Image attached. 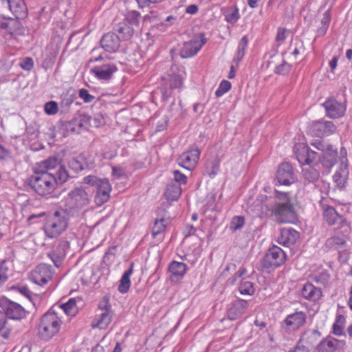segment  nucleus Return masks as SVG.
I'll list each match as a JSON object with an SVG mask.
<instances>
[{"mask_svg":"<svg viewBox=\"0 0 352 352\" xmlns=\"http://www.w3.org/2000/svg\"><path fill=\"white\" fill-rule=\"evenodd\" d=\"M11 333V328L8 325L4 314L0 310V336L8 339Z\"/></svg>","mask_w":352,"mask_h":352,"instance_id":"obj_43","label":"nucleus"},{"mask_svg":"<svg viewBox=\"0 0 352 352\" xmlns=\"http://www.w3.org/2000/svg\"><path fill=\"white\" fill-rule=\"evenodd\" d=\"M289 31L285 28H278L277 30V34L276 36V41L277 42L283 43L288 36Z\"/></svg>","mask_w":352,"mask_h":352,"instance_id":"obj_59","label":"nucleus"},{"mask_svg":"<svg viewBox=\"0 0 352 352\" xmlns=\"http://www.w3.org/2000/svg\"><path fill=\"white\" fill-rule=\"evenodd\" d=\"M307 320L306 312L296 310L295 312L288 314L280 322V329L287 334H293L306 324Z\"/></svg>","mask_w":352,"mask_h":352,"instance_id":"obj_8","label":"nucleus"},{"mask_svg":"<svg viewBox=\"0 0 352 352\" xmlns=\"http://www.w3.org/2000/svg\"><path fill=\"white\" fill-rule=\"evenodd\" d=\"M276 179L279 185L289 186L294 183L296 177L292 166L288 162L280 164L276 172Z\"/></svg>","mask_w":352,"mask_h":352,"instance_id":"obj_16","label":"nucleus"},{"mask_svg":"<svg viewBox=\"0 0 352 352\" xmlns=\"http://www.w3.org/2000/svg\"><path fill=\"white\" fill-rule=\"evenodd\" d=\"M45 170L41 172L52 173L58 179L60 184L66 182L69 178V173L65 167L60 164V160L58 157H50L43 162Z\"/></svg>","mask_w":352,"mask_h":352,"instance_id":"obj_9","label":"nucleus"},{"mask_svg":"<svg viewBox=\"0 0 352 352\" xmlns=\"http://www.w3.org/2000/svg\"><path fill=\"white\" fill-rule=\"evenodd\" d=\"M302 175L304 179L308 183H314L318 180L320 177L319 170L311 165L302 168Z\"/></svg>","mask_w":352,"mask_h":352,"instance_id":"obj_37","label":"nucleus"},{"mask_svg":"<svg viewBox=\"0 0 352 352\" xmlns=\"http://www.w3.org/2000/svg\"><path fill=\"white\" fill-rule=\"evenodd\" d=\"M69 248V243L67 241L60 240L58 243L54 246L52 252L48 253V256L51 258L56 267H58L62 265Z\"/></svg>","mask_w":352,"mask_h":352,"instance_id":"obj_21","label":"nucleus"},{"mask_svg":"<svg viewBox=\"0 0 352 352\" xmlns=\"http://www.w3.org/2000/svg\"><path fill=\"white\" fill-rule=\"evenodd\" d=\"M0 307L7 320L21 321L29 314V311L20 304L5 297L0 298Z\"/></svg>","mask_w":352,"mask_h":352,"instance_id":"obj_7","label":"nucleus"},{"mask_svg":"<svg viewBox=\"0 0 352 352\" xmlns=\"http://www.w3.org/2000/svg\"><path fill=\"white\" fill-rule=\"evenodd\" d=\"M113 32L119 34L120 38L124 41L129 40L134 34V29L133 27L128 25L126 21H121L113 25Z\"/></svg>","mask_w":352,"mask_h":352,"instance_id":"obj_31","label":"nucleus"},{"mask_svg":"<svg viewBox=\"0 0 352 352\" xmlns=\"http://www.w3.org/2000/svg\"><path fill=\"white\" fill-rule=\"evenodd\" d=\"M67 162L69 168L76 173L89 167L87 159L82 154H78L69 157Z\"/></svg>","mask_w":352,"mask_h":352,"instance_id":"obj_30","label":"nucleus"},{"mask_svg":"<svg viewBox=\"0 0 352 352\" xmlns=\"http://www.w3.org/2000/svg\"><path fill=\"white\" fill-rule=\"evenodd\" d=\"M306 340L308 343L314 345L316 343L317 340L321 336L320 332L318 329L309 330L305 333Z\"/></svg>","mask_w":352,"mask_h":352,"instance_id":"obj_50","label":"nucleus"},{"mask_svg":"<svg viewBox=\"0 0 352 352\" xmlns=\"http://www.w3.org/2000/svg\"><path fill=\"white\" fill-rule=\"evenodd\" d=\"M299 237V233L293 228H282L278 236L277 242L284 246L294 245Z\"/></svg>","mask_w":352,"mask_h":352,"instance_id":"obj_25","label":"nucleus"},{"mask_svg":"<svg viewBox=\"0 0 352 352\" xmlns=\"http://www.w3.org/2000/svg\"><path fill=\"white\" fill-rule=\"evenodd\" d=\"M325 109L326 116L331 119H338L344 116L346 104L338 102L333 97L327 98L322 104Z\"/></svg>","mask_w":352,"mask_h":352,"instance_id":"obj_14","label":"nucleus"},{"mask_svg":"<svg viewBox=\"0 0 352 352\" xmlns=\"http://www.w3.org/2000/svg\"><path fill=\"white\" fill-rule=\"evenodd\" d=\"M200 154V150L195 146L184 152L177 160L178 164L186 169L192 170L196 166L199 160Z\"/></svg>","mask_w":352,"mask_h":352,"instance_id":"obj_20","label":"nucleus"},{"mask_svg":"<svg viewBox=\"0 0 352 352\" xmlns=\"http://www.w3.org/2000/svg\"><path fill=\"white\" fill-rule=\"evenodd\" d=\"M61 320L57 314L51 308L41 318L38 333L43 340H48L56 335L60 330Z\"/></svg>","mask_w":352,"mask_h":352,"instance_id":"obj_4","label":"nucleus"},{"mask_svg":"<svg viewBox=\"0 0 352 352\" xmlns=\"http://www.w3.org/2000/svg\"><path fill=\"white\" fill-rule=\"evenodd\" d=\"M83 182L96 188L94 197L96 205L101 206L109 200L111 186L108 179H100L94 175H88L84 177Z\"/></svg>","mask_w":352,"mask_h":352,"instance_id":"obj_6","label":"nucleus"},{"mask_svg":"<svg viewBox=\"0 0 352 352\" xmlns=\"http://www.w3.org/2000/svg\"><path fill=\"white\" fill-rule=\"evenodd\" d=\"M101 47L109 53L116 52L120 46V36L113 32H109L104 34L100 41Z\"/></svg>","mask_w":352,"mask_h":352,"instance_id":"obj_22","label":"nucleus"},{"mask_svg":"<svg viewBox=\"0 0 352 352\" xmlns=\"http://www.w3.org/2000/svg\"><path fill=\"white\" fill-rule=\"evenodd\" d=\"M338 152L334 149L333 146L330 147L322 154V159L321 163L323 166L327 168H331L337 162Z\"/></svg>","mask_w":352,"mask_h":352,"instance_id":"obj_33","label":"nucleus"},{"mask_svg":"<svg viewBox=\"0 0 352 352\" xmlns=\"http://www.w3.org/2000/svg\"><path fill=\"white\" fill-rule=\"evenodd\" d=\"M302 297L312 302L318 301L322 296V292L320 288L316 287L311 283H307L304 285L301 289Z\"/></svg>","mask_w":352,"mask_h":352,"instance_id":"obj_27","label":"nucleus"},{"mask_svg":"<svg viewBox=\"0 0 352 352\" xmlns=\"http://www.w3.org/2000/svg\"><path fill=\"white\" fill-rule=\"evenodd\" d=\"M82 114L79 115L78 117L74 118L71 121L67 122L65 124V129L67 132L80 133V129H85V123L82 120Z\"/></svg>","mask_w":352,"mask_h":352,"instance_id":"obj_34","label":"nucleus"},{"mask_svg":"<svg viewBox=\"0 0 352 352\" xmlns=\"http://www.w3.org/2000/svg\"><path fill=\"white\" fill-rule=\"evenodd\" d=\"M89 197L85 189L76 188L71 190L65 199L64 210L70 216L78 214L79 211L89 204Z\"/></svg>","mask_w":352,"mask_h":352,"instance_id":"obj_5","label":"nucleus"},{"mask_svg":"<svg viewBox=\"0 0 352 352\" xmlns=\"http://www.w3.org/2000/svg\"><path fill=\"white\" fill-rule=\"evenodd\" d=\"M291 69L292 65L283 60L281 64L276 67L274 73L278 75L285 76L288 74Z\"/></svg>","mask_w":352,"mask_h":352,"instance_id":"obj_52","label":"nucleus"},{"mask_svg":"<svg viewBox=\"0 0 352 352\" xmlns=\"http://www.w3.org/2000/svg\"><path fill=\"white\" fill-rule=\"evenodd\" d=\"M288 352H309V349L302 344L300 342H298L296 346Z\"/></svg>","mask_w":352,"mask_h":352,"instance_id":"obj_64","label":"nucleus"},{"mask_svg":"<svg viewBox=\"0 0 352 352\" xmlns=\"http://www.w3.org/2000/svg\"><path fill=\"white\" fill-rule=\"evenodd\" d=\"M52 266L45 263L38 265L31 274V279L38 285H45L52 278Z\"/></svg>","mask_w":352,"mask_h":352,"instance_id":"obj_19","label":"nucleus"},{"mask_svg":"<svg viewBox=\"0 0 352 352\" xmlns=\"http://www.w3.org/2000/svg\"><path fill=\"white\" fill-rule=\"evenodd\" d=\"M311 145L318 151H320L322 154H323L331 144L321 140H316L311 143Z\"/></svg>","mask_w":352,"mask_h":352,"instance_id":"obj_57","label":"nucleus"},{"mask_svg":"<svg viewBox=\"0 0 352 352\" xmlns=\"http://www.w3.org/2000/svg\"><path fill=\"white\" fill-rule=\"evenodd\" d=\"M305 148H307V146L299 145V147L294 148V151L298 162L301 165L307 166V152L305 151Z\"/></svg>","mask_w":352,"mask_h":352,"instance_id":"obj_44","label":"nucleus"},{"mask_svg":"<svg viewBox=\"0 0 352 352\" xmlns=\"http://www.w3.org/2000/svg\"><path fill=\"white\" fill-rule=\"evenodd\" d=\"M346 342L344 340H338L332 336L323 338L317 345L318 352H335L343 349Z\"/></svg>","mask_w":352,"mask_h":352,"instance_id":"obj_23","label":"nucleus"},{"mask_svg":"<svg viewBox=\"0 0 352 352\" xmlns=\"http://www.w3.org/2000/svg\"><path fill=\"white\" fill-rule=\"evenodd\" d=\"M78 96L79 98L86 103H90L95 100V96L89 94L86 89H80L78 92Z\"/></svg>","mask_w":352,"mask_h":352,"instance_id":"obj_58","label":"nucleus"},{"mask_svg":"<svg viewBox=\"0 0 352 352\" xmlns=\"http://www.w3.org/2000/svg\"><path fill=\"white\" fill-rule=\"evenodd\" d=\"M44 110L47 115H55L58 111V103L53 100L47 102L45 104Z\"/></svg>","mask_w":352,"mask_h":352,"instance_id":"obj_56","label":"nucleus"},{"mask_svg":"<svg viewBox=\"0 0 352 352\" xmlns=\"http://www.w3.org/2000/svg\"><path fill=\"white\" fill-rule=\"evenodd\" d=\"M55 57L54 56H49L45 58L42 63V67L45 70L49 68H52L54 64Z\"/></svg>","mask_w":352,"mask_h":352,"instance_id":"obj_62","label":"nucleus"},{"mask_svg":"<svg viewBox=\"0 0 352 352\" xmlns=\"http://www.w3.org/2000/svg\"><path fill=\"white\" fill-rule=\"evenodd\" d=\"M245 219L242 216H234L230 223V228L232 231H236L243 227Z\"/></svg>","mask_w":352,"mask_h":352,"instance_id":"obj_51","label":"nucleus"},{"mask_svg":"<svg viewBox=\"0 0 352 352\" xmlns=\"http://www.w3.org/2000/svg\"><path fill=\"white\" fill-rule=\"evenodd\" d=\"M166 219L164 218L160 220H155L152 230V234L154 237H156L158 234L164 231L166 226Z\"/></svg>","mask_w":352,"mask_h":352,"instance_id":"obj_48","label":"nucleus"},{"mask_svg":"<svg viewBox=\"0 0 352 352\" xmlns=\"http://www.w3.org/2000/svg\"><path fill=\"white\" fill-rule=\"evenodd\" d=\"M58 308L70 316H74L78 312L76 301L74 298H70L67 302L59 305Z\"/></svg>","mask_w":352,"mask_h":352,"instance_id":"obj_39","label":"nucleus"},{"mask_svg":"<svg viewBox=\"0 0 352 352\" xmlns=\"http://www.w3.org/2000/svg\"><path fill=\"white\" fill-rule=\"evenodd\" d=\"M346 319L344 316L338 314L336 316V322L333 325V333L338 336L344 335V327Z\"/></svg>","mask_w":352,"mask_h":352,"instance_id":"obj_40","label":"nucleus"},{"mask_svg":"<svg viewBox=\"0 0 352 352\" xmlns=\"http://www.w3.org/2000/svg\"><path fill=\"white\" fill-rule=\"evenodd\" d=\"M34 60L31 57H23L20 59L19 62V66L21 68H22L23 70L30 72L32 69L34 67Z\"/></svg>","mask_w":352,"mask_h":352,"instance_id":"obj_54","label":"nucleus"},{"mask_svg":"<svg viewBox=\"0 0 352 352\" xmlns=\"http://www.w3.org/2000/svg\"><path fill=\"white\" fill-rule=\"evenodd\" d=\"M161 92L164 100L168 99L172 95V91L180 88L182 85V78L179 75L169 74L162 78Z\"/></svg>","mask_w":352,"mask_h":352,"instance_id":"obj_18","label":"nucleus"},{"mask_svg":"<svg viewBox=\"0 0 352 352\" xmlns=\"http://www.w3.org/2000/svg\"><path fill=\"white\" fill-rule=\"evenodd\" d=\"M219 170V161L214 160L211 162V170L208 173L210 177L215 176Z\"/></svg>","mask_w":352,"mask_h":352,"instance_id":"obj_63","label":"nucleus"},{"mask_svg":"<svg viewBox=\"0 0 352 352\" xmlns=\"http://www.w3.org/2000/svg\"><path fill=\"white\" fill-rule=\"evenodd\" d=\"M173 175L175 179L174 183L177 184L179 186L181 184H186L187 183V177L184 174L182 173L180 171L175 170L173 172Z\"/></svg>","mask_w":352,"mask_h":352,"instance_id":"obj_60","label":"nucleus"},{"mask_svg":"<svg viewBox=\"0 0 352 352\" xmlns=\"http://www.w3.org/2000/svg\"><path fill=\"white\" fill-rule=\"evenodd\" d=\"M82 119L85 123V129L89 127L98 128L104 122V118L101 113H96L93 116L82 114Z\"/></svg>","mask_w":352,"mask_h":352,"instance_id":"obj_36","label":"nucleus"},{"mask_svg":"<svg viewBox=\"0 0 352 352\" xmlns=\"http://www.w3.org/2000/svg\"><path fill=\"white\" fill-rule=\"evenodd\" d=\"M207 42L204 34H199V37L185 42L179 50L182 58H188L195 56Z\"/></svg>","mask_w":352,"mask_h":352,"instance_id":"obj_12","label":"nucleus"},{"mask_svg":"<svg viewBox=\"0 0 352 352\" xmlns=\"http://www.w3.org/2000/svg\"><path fill=\"white\" fill-rule=\"evenodd\" d=\"M133 263L131 264L129 269L124 272L122 274L121 279L120 280V284L118 285V291L121 294H126L131 286V280L130 276L133 273Z\"/></svg>","mask_w":352,"mask_h":352,"instance_id":"obj_35","label":"nucleus"},{"mask_svg":"<svg viewBox=\"0 0 352 352\" xmlns=\"http://www.w3.org/2000/svg\"><path fill=\"white\" fill-rule=\"evenodd\" d=\"M58 179L52 176V173L36 172L29 179L28 185L34 191L40 196L52 197H57L54 194L58 185H62Z\"/></svg>","mask_w":352,"mask_h":352,"instance_id":"obj_2","label":"nucleus"},{"mask_svg":"<svg viewBox=\"0 0 352 352\" xmlns=\"http://www.w3.org/2000/svg\"><path fill=\"white\" fill-rule=\"evenodd\" d=\"M9 290L19 293L23 296L28 298L30 301H32L33 293L29 289V288L26 285L21 284L12 285L9 287Z\"/></svg>","mask_w":352,"mask_h":352,"instance_id":"obj_42","label":"nucleus"},{"mask_svg":"<svg viewBox=\"0 0 352 352\" xmlns=\"http://www.w3.org/2000/svg\"><path fill=\"white\" fill-rule=\"evenodd\" d=\"M230 89L231 83L226 80H223L221 82L218 89L215 91V96L217 97H221L224 94L228 92Z\"/></svg>","mask_w":352,"mask_h":352,"instance_id":"obj_55","label":"nucleus"},{"mask_svg":"<svg viewBox=\"0 0 352 352\" xmlns=\"http://www.w3.org/2000/svg\"><path fill=\"white\" fill-rule=\"evenodd\" d=\"M240 14L239 8L236 6L230 8L228 12L225 14L226 21L231 24H234L239 19Z\"/></svg>","mask_w":352,"mask_h":352,"instance_id":"obj_45","label":"nucleus"},{"mask_svg":"<svg viewBox=\"0 0 352 352\" xmlns=\"http://www.w3.org/2000/svg\"><path fill=\"white\" fill-rule=\"evenodd\" d=\"M323 218L326 223L330 226H337L339 228L349 226L346 219L338 213L336 210L330 206H323Z\"/></svg>","mask_w":352,"mask_h":352,"instance_id":"obj_15","label":"nucleus"},{"mask_svg":"<svg viewBox=\"0 0 352 352\" xmlns=\"http://www.w3.org/2000/svg\"><path fill=\"white\" fill-rule=\"evenodd\" d=\"M181 194L182 188L179 184L172 182L167 186L165 192L167 199L176 201L179 198Z\"/></svg>","mask_w":352,"mask_h":352,"instance_id":"obj_38","label":"nucleus"},{"mask_svg":"<svg viewBox=\"0 0 352 352\" xmlns=\"http://www.w3.org/2000/svg\"><path fill=\"white\" fill-rule=\"evenodd\" d=\"M305 151L307 152V165L317 164L318 162L320 160V154L309 147L305 148Z\"/></svg>","mask_w":352,"mask_h":352,"instance_id":"obj_49","label":"nucleus"},{"mask_svg":"<svg viewBox=\"0 0 352 352\" xmlns=\"http://www.w3.org/2000/svg\"><path fill=\"white\" fill-rule=\"evenodd\" d=\"M249 307V301L243 299H237L232 302L227 311L228 318L235 320L240 318Z\"/></svg>","mask_w":352,"mask_h":352,"instance_id":"obj_24","label":"nucleus"},{"mask_svg":"<svg viewBox=\"0 0 352 352\" xmlns=\"http://www.w3.org/2000/svg\"><path fill=\"white\" fill-rule=\"evenodd\" d=\"M140 17V14L138 11L131 10L126 13L123 21L127 22L128 25L133 28L139 27Z\"/></svg>","mask_w":352,"mask_h":352,"instance_id":"obj_41","label":"nucleus"},{"mask_svg":"<svg viewBox=\"0 0 352 352\" xmlns=\"http://www.w3.org/2000/svg\"><path fill=\"white\" fill-rule=\"evenodd\" d=\"M309 130L312 135L322 137L333 134L336 126L331 121L320 120L312 122Z\"/></svg>","mask_w":352,"mask_h":352,"instance_id":"obj_17","label":"nucleus"},{"mask_svg":"<svg viewBox=\"0 0 352 352\" xmlns=\"http://www.w3.org/2000/svg\"><path fill=\"white\" fill-rule=\"evenodd\" d=\"M285 260L286 255L283 250L276 245H273L268 250L263 257L262 267L267 272H270L271 269L280 266Z\"/></svg>","mask_w":352,"mask_h":352,"instance_id":"obj_10","label":"nucleus"},{"mask_svg":"<svg viewBox=\"0 0 352 352\" xmlns=\"http://www.w3.org/2000/svg\"><path fill=\"white\" fill-rule=\"evenodd\" d=\"M168 270L170 274L171 280L177 281L183 278L187 272L188 266L184 263L173 261L169 263Z\"/></svg>","mask_w":352,"mask_h":352,"instance_id":"obj_28","label":"nucleus"},{"mask_svg":"<svg viewBox=\"0 0 352 352\" xmlns=\"http://www.w3.org/2000/svg\"><path fill=\"white\" fill-rule=\"evenodd\" d=\"M98 309L100 310L101 313L96 316L92 322L91 326L93 328L104 329L111 323L114 314L109 299L104 298L103 302L98 305Z\"/></svg>","mask_w":352,"mask_h":352,"instance_id":"obj_11","label":"nucleus"},{"mask_svg":"<svg viewBox=\"0 0 352 352\" xmlns=\"http://www.w3.org/2000/svg\"><path fill=\"white\" fill-rule=\"evenodd\" d=\"M69 216L63 208L49 214L43 228L45 235L50 239L60 236L68 226Z\"/></svg>","mask_w":352,"mask_h":352,"instance_id":"obj_3","label":"nucleus"},{"mask_svg":"<svg viewBox=\"0 0 352 352\" xmlns=\"http://www.w3.org/2000/svg\"><path fill=\"white\" fill-rule=\"evenodd\" d=\"M8 267L7 261L3 260L0 262V286L4 284L8 279Z\"/></svg>","mask_w":352,"mask_h":352,"instance_id":"obj_53","label":"nucleus"},{"mask_svg":"<svg viewBox=\"0 0 352 352\" xmlns=\"http://www.w3.org/2000/svg\"><path fill=\"white\" fill-rule=\"evenodd\" d=\"M0 29L14 36H24L26 31L19 19L3 15H0Z\"/></svg>","mask_w":352,"mask_h":352,"instance_id":"obj_13","label":"nucleus"},{"mask_svg":"<svg viewBox=\"0 0 352 352\" xmlns=\"http://www.w3.org/2000/svg\"><path fill=\"white\" fill-rule=\"evenodd\" d=\"M248 43V37L247 35H245L241 38L238 43L236 51L232 59V63L236 65V67H239L240 62L243 60L246 53Z\"/></svg>","mask_w":352,"mask_h":352,"instance_id":"obj_32","label":"nucleus"},{"mask_svg":"<svg viewBox=\"0 0 352 352\" xmlns=\"http://www.w3.org/2000/svg\"><path fill=\"white\" fill-rule=\"evenodd\" d=\"M239 292L243 295L252 296L254 293V285L250 281L243 280L239 287Z\"/></svg>","mask_w":352,"mask_h":352,"instance_id":"obj_46","label":"nucleus"},{"mask_svg":"<svg viewBox=\"0 0 352 352\" xmlns=\"http://www.w3.org/2000/svg\"><path fill=\"white\" fill-rule=\"evenodd\" d=\"M331 12L329 10H327L324 12V14L322 15V18L321 20L322 27H320L318 29L319 34H322L323 35L326 34L327 30L329 28L330 21H331Z\"/></svg>","mask_w":352,"mask_h":352,"instance_id":"obj_47","label":"nucleus"},{"mask_svg":"<svg viewBox=\"0 0 352 352\" xmlns=\"http://www.w3.org/2000/svg\"><path fill=\"white\" fill-rule=\"evenodd\" d=\"M9 10L18 19H24L28 16V8L24 1H8Z\"/></svg>","mask_w":352,"mask_h":352,"instance_id":"obj_29","label":"nucleus"},{"mask_svg":"<svg viewBox=\"0 0 352 352\" xmlns=\"http://www.w3.org/2000/svg\"><path fill=\"white\" fill-rule=\"evenodd\" d=\"M257 201L263 204L271 216L280 223H294L297 219L294 203L289 192L275 190L274 196L259 195Z\"/></svg>","mask_w":352,"mask_h":352,"instance_id":"obj_1","label":"nucleus"},{"mask_svg":"<svg viewBox=\"0 0 352 352\" xmlns=\"http://www.w3.org/2000/svg\"><path fill=\"white\" fill-rule=\"evenodd\" d=\"M347 151L346 149L344 147H342L340 151V157L339 160L340 162V165L342 167H344V168H347Z\"/></svg>","mask_w":352,"mask_h":352,"instance_id":"obj_61","label":"nucleus"},{"mask_svg":"<svg viewBox=\"0 0 352 352\" xmlns=\"http://www.w3.org/2000/svg\"><path fill=\"white\" fill-rule=\"evenodd\" d=\"M117 70V67L113 64H103L94 67L91 72L98 79L107 80L111 79Z\"/></svg>","mask_w":352,"mask_h":352,"instance_id":"obj_26","label":"nucleus"}]
</instances>
